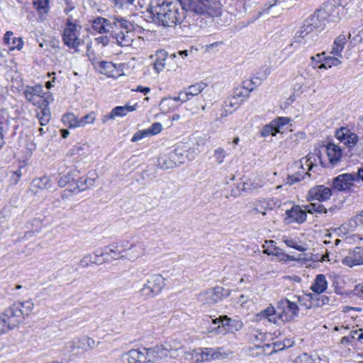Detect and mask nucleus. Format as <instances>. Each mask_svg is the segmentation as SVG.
<instances>
[{
  "label": "nucleus",
  "instance_id": "f257e3e1",
  "mask_svg": "<svg viewBox=\"0 0 363 363\" xmlns=\"http://www.w3.org/2000/svg\"><path fill=\"white\" fill-rule=\"evenodd\" d=\"M150 12L154 21L164 27L180 24L186 16V10L180 4L162 0L152 2Z\"/></svg>",
  "mask_w": 363,
  "mask_h": 363
},
{
  "label": "nucleus",
  "instance_id": "f03ea898",
  "mask_svg": "<svg viewBox=\"0 0 363 363\" xmlns=\"http://www.w3.org/2000/svg\"><path fill=\"white\" fill-rule=\"evenodd\" d=\"M34 308L30 300L14 303L0 314V335L16 328Z\"/></svg>",
  "mask_w": 363,
  "mask_h": 363
},
{
  "label": "nucleus",
  "instance_id": "7ed1b4c3",
  "mask_svg": "<svg viewBox=\"0 0 363 363\" xmlns=\"http://www.w3.org/2000/svg\"><path fill=\"white\" fill-rule=\"evenodd\" d=\"M325 13L323 11L315 12L311 18L306 21L301 30L296 34V42L305 43L311 45L318 39V33L322 30L325 25Z\"/></svg>",
  "mask_w": 363,
  "mask_h": 363
},
{
  "label": "nucleus",
  "instance_id": "20e7f679",
  "mask_svg": "<svg viewBox=\"0 0 363 363\" xmlns=\"http://www.w3.org/2000/svg\"><path fill=\"white\" fill-rule=\"evenodd\" d=\"M189 11L211 17L220 13V4L218 0H185Z\"/></svg>",
  "mask_w": 363,
  "mask_h": 363
},
{
  "label": "nucleus",
  "instance_id": "39448f33",
  "mask_svg": "<svg viewBox=\"0 0 363 363\" xmlns=\"http://www.w3.org/2000/svg\"><path fill=\"white\" fill-rule=\"evenodd\" d=\"M165 286V279L160 274H152L140 290L141 296L145 298L157 296Z\"/></svg>",
  "mask_w": 363,
  "mask_h": 363
},
{
  "label": "nucleus",
  "instance_id": "423d86ee",
  "mask_svg": "<svg viewBox=\"0 0 363 363\" xmlns=\"http://www.w3.org/2000/svg\"><path fill=\"white\" fill-rule=\"evenodd\" d=\"M82 27L74 23L68 21L62 33V41L69 48L77 50L83 43L80 38Z\"/></svg>",
  "mask_w": 363,
  "mask_h": 363
},
{
  "label": "nucleus",
  "instance_id": "0eeeda50",
  "mask_svg": "<svg viewBox=\"0 0 363 363\" xmlns=\"http://www.w3.org/2000/svg\"><path fill=\"white\" fill-rule=\"evenodd\" d=\"M126 23H119L115 28V38L117 43L121 47H128L132 45L135 33L133 30V25L128 21L121 18Z\"/></svg>",
  "mask_w": 363,
  "mask_h": 363
},
{
  "label": "nucleus",
  "instance_id": "6e6552de",
  "mask_svg": "<svg viewBox=\"0 0 363 363\" xmlns=\"http://www.w3.org/2000/svg\"><path fill=\"white\" fill-rule=\"evenodd\" d=\"M279 317L283 322H291L298 317L299 308L296 303L283 298L277 302Z\"/></svg>",
  "mask_w": 363,
  "mask_h": 363
},
{
  "label": "nucleus",
  "instance_id": "1a4fd4ad",
  "mask_svg": "<svg viewBox=\"0 0 363 363\" xmlns=\"http://www.w3.org/2000/svg\"><path fill=\"white\" fill-rule=\"evenodd\" d=\"M192 157L189 156L188 150L182 147H177L169 153L167 157L162 158L160 164L162 168L172 169L178 164L184 163L186 160H191Z\"/></svg>",
  "mask_w": 363,
  "mask_h": 363
},
{
  "label": "nucleus",
  "instance_id": "9d476101",
  "mask_svg": "<svg viewBox=\"0 0 363 363\" xmlns=\"http://www.w3.org/2000/svg\"><path fill=\"white\" fill-rule=\"evenodd\" d=\"M119 23H126L121 17L112 16L108 19L98 17L92 21V28L99 33H107L115 31V28Z\"/></svg>",
  "mask_w": 363,
  "mask_h": 363
},
{
  "label": "nucleus",
  "instance_id": "9b49d317",
  "mask_svg": "<svg viewBox=\"0 0 363 363\" xmlns=\"http://www.w3.org/2000/svg\"><path fill=\"white\" fill-rule=\"evenodd\" d=\"M229 295V290L225 289L220 286H216L201 294L199 296L201 301L204 303L213 305Z\"/></svg>",
  "mask_w": 363,
  "mask_h": 363
},
{
  "label": "nucleus",
  "instance_id": "f8f14e48",
  "mask_svg": "<svg viewBox=\"0 0 363 363\" xmlns=\"http://www.w3.org/2000/svg\"><path fill=\"white\" fill-rule=\"evenodd\" d=\"M140 248V245H130L128 242H121L117 244L110 245L100 252L101 256L109 255L112 258L117 259L118 257H123V253L126 249Z\"/></svg>",
  "mask_w": 363,
  "mask_h": 363
},
{
  "label": "nucleus",
  "instance_id": "ddd939ff",
  "mask_svg": "<svg viewBox=\"0 0 363 363\" xmlns=\"http://www.w3.org/2000/svg\"><path fill=\"white\" fill-rule=\"evenodd\" d=\"M43 87L40 84L35 86H28L26 87L23 91V95L26 99L35 106H39L43 104L45 101L43 99Z\"/></svg>",
  "mask_w": 363,
  "mask_h": 363
},
{
  "label": "nucleus",
  "instance_id": "4468645a",
  "mask_svg": "<svg viewBox=\"0 0 363 363\" xmlns=\"http://www.w3.org/2000/svg\"><path fill=\"white\" fill-rule=\"evenodd\" d=\"M307 214L305 208H302L299 206H293L291 209L286 211V217L284 222L289 225L291 223H303L306 220Z\"/></svg>",
  "mask_w": 363,
  "mask_h": 363
},
{
  "label": "nucleus",
  "instance_id": "2eb2a0df",
  "mask_svg": "<svg viewBox=\"0 0 363 363\" xmlns=\"http://www.w3.org/2000/svg\"><path fill=\"white\" fill-rule=\"evenodd\" d=\"M336 138L349 148L354 147L359 141V137L349 128L342 127L336 131Z\"/></svg>",
  "mask_w": 363,
  "mask_h": 363
},
{
  "label": "nucleus",
  "instance_id": "dca6fc26",
  "mask_svg": "<svg viewBox=\"0 0 363 363\" xmlns=\"http://www.w3.org/2000/svg\"><path fill=\"white\" fill-rule=\"evenodd\" d=\"M332 196V191L324 185H318L311 189L308 193V200L318 201L320 202L328 200Z\"/></svg>",
  "mask_w": 363,
  "mask_h": 363
},
{
  "label": "nucleus",
  "instance_id": "f3484780",
  "mask_svg": "<svg viewBox=\"0 0 363 363\" xmlns=\"http://www.w3.org/2000/svg\"><path fill=\"white\" fill-rule=\"evenodd\" d=\"M356 179L354 174H342L333 179V186L337 191H347L353 186V182Z\"/></svg>",
  "mask_w": 363,
  "mask_h": 363
},
{
  "label": "nucleus",
  "instance_id": "a211bd4d",
  "mask_svg": "<svg viewBox=\"0 0 363 363\" xmlns=\"http://www.w3.org/2000/svg\"><path fill=\"white\" fill-rule=\"evenodd\" d=\"M123 363H147L145 348L132 349L121 355Z\"/></svg>",
  "mask_w": 363,
  "mask_h": 363
},
{
  "label": "nucleus",
  "instance_id": "6ab92c4d",
  "mask_svg": "<svg viewBox=\"0 0 363 363\" xmlns=\"http://www.w3.org/2000/svg\"><path fill=\"white\" fill-rule=\"evenodd\" d=\"M137 106V104H135L133 106L125 105L123 106H116L113 108L108 114L103 117L102 122L105 123L108 120H114L116 117H123L128 113L135 111Z\"/></svg>",
  "mask_w": 363,
  "mask_h": 363
},
{
  "label": "nucleus",
  "instance_id": "aec40b11",
  "mask_svg": "<svg viewBox=\"0 0 363 363\" xmlns=\"http://www.w3.org/2000/svg\"><path fill=\"white\" fill-rule=\"evenodd\" d=\"M254 82L252 80H245L240 84L235 87L233 94L245 101L254 90Z\"/></svg>",
  "mask_w": 363,
  "mask_h": 363
},
{
  "label": "nucleus",
  "instance_id": "412c9836",
  "mask_svg": "<svg viewBox=\"0 0 363 363\" xmlns=\"http://www.w3.org/2000/svg\"><path fill=\"white\" fill-rule=\"evenodd\" d=\"M145 351L147 363H157L162 359L167 357L161 345L153 347L145 348Z\"/></svg>",
  "mask_w": 363,
  "mask_h": 363
},
{
  "label": "nucleus",
  "instance_id": "4be33fe9",
  "mask_svg": "<svg viewBox=\"0 0 363 363\" xmlns=\"http://www.w3.org/2000/svg\"><path fill=\"white\" fill-rule=\"evenodd\" d=\"M342 263L350 267L363 264V248L355 247L342 259Z\"/></svg>",
  "mask_w": 363,
  "mask_h": 363
},
{
  "label": "nucleus",
  "instance_id": "5701e85b",
  "mask_svg": "<svg viewBox=\"0 0 363 363\" xmlns=\"http://www.w3.org/2000/svg\"><path fill=\"white\" fill-rule=\"evenodd\" d=\"M326 152L329 163L331 166L335 167L337 165L342 157L341 148L337 145L329 143L326 146Z\"/></svg>",
  "mask_w": 363,
  "mask_h": 363
},
{
  "label": "nucleus",
  "instance_id": "b1692460",
  "mask_svg": "<svg viewBox=\"0 0 363 363\" xmlns=\"http://www.w3.org/2000/svg\"><path fill=\"white\" fill-rule=\"evenodd\" d=\"M255 317L257 320L260 321L267 319L269 322L274 324H278L279 320H281L279 317V313H277V310L272 304H269L267 308L257 313Z\"/></svg>",
  "mask_w": 363,
  "mask_h": 363
},
{
  "label": "nucleus",
  "instance_id": "393cba45",
  "mask_svg": "<svg viewBox=\"0 0 363 363\" xmlns=\"http://www.w3.org/2000/svg\"><path fill=\"white\" fill-rule=\"evenodd\" d=\"M13 35L12 31H7L4 35V42L9 50L17 49L20 50L23 48V42L21 38H11Z\"/></svg>",
  "mask_w": 363,
  "mask_h": 363
},
{
  "label": "nucleus",
  "instance_id": "a878e982",
  "mask_svg": "<svg viewBox=\"0 0 363 363\" xmlns=\"http://www.w3.org/2000/svg\"><path fill=\"white\" fill-rule=\"evenodd\" d=\"M77 170H72L68 172L67 174L61 175L59 180L58 184L60 187H64L66 185H68L71 190L74 189L75 177L78 176Z\"/></svg>",
  "mask_w": 363,
  "mask_h": 363
},
{
  "label": "nucleus",
  "instance_id": "bb28decb",
  "mask_svg": "<svg viewBox=\"0 0 363 363\" xmlns=\"http://www.w3.org/2000/svg\"><path fill=\"white\" fill-rule=\"evenodd\" d=\"M328 286V281L325 276L323 274H318L316 276L314 283L311 286V289L317 294L323 293Z\"/></svg>",
  "mask_w": 363,
  "mask_h": 363
},
{
  "label": "nucleus",
  "instance_id": "cd10ccee",
  "mask_svg": "<svg viewBox=\"0 0 363 363\" xmlns=\"http://www.w3.org/2000/svg\"><path fill=\"white\" fill-rule=\"evenodd\" d=\"M320 162V156L316 153H309L306 157L300 160L301 167L303 169V165L308 168V171L317 165L318 162Z\"/></svg>",
  "mask_w": 363,
  "mask_h": 363
},
{
  "label": "nucleus",
  "instance_id": "c85d7f7f",
  "mask_svg": "<svg viewBox=\"0 0 363 363\" xmlns=\"http://www.w3.org/2000/svg\"><path fill=\"white\" fill-rule=\"evenodd\" d=\"M31 186L36 191L39 189H50L52 188L50 179L45 176L33 179Z\"/></svg>",
  "mask_w": 363,
  "mask_h": 363
},
{
  "label": "nucleus",
  "instance_id": "c756f323",
  "mask_svg": "<svg viewBox=\"0 0 363 363\" xmlns=\"http://www.w3.org/2000/svg\"><path fill=\"white\" fill-rule=\"evenodd\" d=\"M347 40V36L345 35H339L334 41L333 46L330 53L333 55L341 57L342 51Z\"/></svg>",
  "mask_w": 363,
  "mask_h": 363
},
{
  "label": "nucleus",
  "instance_id": "7c9ffc66",
  "mask_svg": "<svg viewBox=\"0 0 363 363\" xmlns=\"http://www.w3.org/2000/svg\"><path fill=\"white\" fill-rule=\"evenodd\" d=\"M196 354V359L198 361H213L214 360L213 348L211 347H205V348H199L195 350Z\"/></svg>",
  "mask_w": 363,
  "mask_h": 363
},
{
  "label": "nucleus",
  "instance_id": "2f4dec72",
  "mask_svg": "<svg viewBox=\"0 0 363 363\" xmlns=\"http://www.w3.org/2000/svg\"><path fill=\"white\" fill-rule=\"evenodd\" d=\"M40 124L42 126L47 125L51 118V112L48 104H44L41 108L40 111L37 113Z\"/></svg>",
  "mask_w": 363,
  "mask_h": 363
},
{
  "label": "nucleus",
  "instance_id": "473e14b6",
  "mask_svg": "<svg viewBox=\"0 0 363 363\" xmlns=\"http://www.w3.org/2000/svg\"><path fill=\"white\" fill-rule=\"evenodd\" d=\"M94 183V179L90 178H84L82 177L79 179H76L74 182V189L72 191L79 190V191H84L93 186Z\"/></svg>",
  "mask_w": 363,
  "mask_h": 363
},
{
  "label": "nucleus",
  "instance_id": "72a5a7b5",
  "mask_svg": "<svg viewBox=\"0 0 363 363\" xmlns=\"http://www.w3.org/2000/svg\"><path fill=\"white\" fill-rule=\"evenodd\" d=\"M96 68H97L100 73L104 74L106 75H111L112 71L115 69V65L110 62H106V61H100L96 62V64L94 63Z\"/></svg>",
  "mask_w": 363,
  "mask_h": 363
},
{
  "label": "nucleus",
  "instance_id": "f704fd0d",
  "mask_svg": "<svg viewBox=\"0 0 363 363\" xmlns=\"http://www.w3.org/2000/svg\"><path fill=\"white\" fill-rule=\"evenodd\" d=\"M303 208L306 210V213L313 214L315 213H326L327 209L325 206L320 203H310L308 205L303 206Z\"/></svg>",
  "mask_w": 363,
  "mask_h": 363
},
{
  "label": "nucleus",
  "instance_id": "c9c22d12",
  "mask_svg": "<svg viewBox=\"0 0 363 363\" xmlns=\"http://www.w3.org/2000/svg\"><path fill=\"white\" fill-rule=\"evenodd\" d=\"M156 56L157 58L154 62L153 66L155 71L159 73L165 67L167 53L164 51H160L157 52Z\"/></svg>",
  "mask_w": 363,
  "mask_h": 363
},
{
  "label": "nucleus",
  "instance_id": "e433bc0d",
  "mask_svg": "<svg viewBox=\"0 0 363 363\" xmlns=\"http://www.w3.org/2000/svg\"><path fill=\"white\" fill-rule=\"evenodd\" d=\"M161 345L164 348L167 357L169 355L172 351H177L182 347L180 342L174 339L168 340Z\"/></svg>",
  "mask_w": 363,
  "mask_h": 363
},
{
  "label": "nucleus",
  "instance_id": "4c0bfd02",
  "mask_svg": "<svg viewBox=\"0 0 363 363\" xmlns=\"http://www.w3.org/2000/svg\"><path fill=\"white\" fill-rule=\"evenodd\" d=\"M62 121L69 128H79V120L73 113H67L62 116Z\"/></svg>",
  "mask_w": 363,
  "mask_h": 363
},
{
  "label": "nucleus",
  "instance_id": "58836bf2",
  "mask_svg": "<svg viewBox=\"0 0 363 363\" xmlns=\"http://www.w3.org/2000/svg\"><path fill=\"white\" fill-rule=\"evenodd\" d=\"M279 132V130L278 129L277 124L272 121L269 124H267L265 126H264V128L261 132V135L262 137H267L269 135H275Z\"/></svg>",
  "mask_w": 363,
  "mask_h": 363
},
{
  "label": "nucleus",
  "instance_id": "ea45409f",
  "mask_svg": "<svg viewBox=\"0 0 363 363\" xmlns=\"http://www.w3.org/2000/svg\"><path fill=\"white\" fill-rule=\"evenodd\" d=\"M206 86V84L203 82H199L193 85L189 86L187 89V94L190 96H195L199 95Z\"/></svg>",
  "mask_w": 363,
  "mask_h": 363
},
{
  "label": "nucleus",
  "instance_id": "a19ab883",
  "mask_svg": "<svg viewBox=\"0 0 363 363\" xmlns=\"http://www.w3.org/2000/svg\"><path fill=\"white\" fill-rule=\"evenodd\" d=\"M95 257L93 258L92 255L91 254L86 255L84 256V257L81 259L80 263L81 265L83 267H86L89 265V263L92 264H97L99 262V257L101 256L100 252L96 251L95 253Z\"/></svg>",
  "mask_w": 363,
  "mask_h": 363
},
{
  "label": "nucleus",
  "instance_id": "79ce46f5",
  "mask_svg": "<svg viewBox=\"0 0 363 363\" xmlns=\"http://www.w3.org/2000/svg\"><path fill=\"white\" fill-rule=\"evenodd\" d=\"M213 359L214 360H220L224 359L228 357L229 354L231 353L230 351H225L223 347H216L213 348Z\"/></svg>",
  "mask_w": 363,
  "mask_h": 363
},
{
  "label": "nucleus",
  "instance_id": "37998d69",
  "mask_svg": "<svg viewBox=\"0 0 363 363\" xmlns=\"http://www.w3.org/2000/svg\"><path fill=\"white\" fill-rule=\"evenodd\" d=\"M243 102L244 101L242 100L237 99V96L233 94L232 96L225 101V106L230 107L232 108L231 111H233L234 110H236Z\"/></svg>",
  "mask_w": 363,
  "mask_h": 363
},
{
  "label": "nucleus",
  "instance_id": "c03bdc74",
  "mask_svg": "<svg viewBox=\"0 0 363 363\" xmlns=\"http://www.w3.org/2000/svg\"><path fill=\"white\" fill-rule=\"evenodd\" d=\"M226 156V151L223 147L216 148L213 152V157L216 162L219 164L223 163Z\"/></svg>",
  "mask_w": 363,
  "mask_h": 363
},
{
  "label": "nucleus",
  "instance_id": "a18cd8bd",
  "mask_svg": "<svg viewBox=\"0 0 363 363\" xmlns=\"http://www.w3.org/2000/svg\"><path fill=\"white\" fill-rule=\"evenodd\" d=\"M174 106L173 100L172 97L164 98L162 99L160 104V108L163 112H169L170 111Z\"/></svg>",
  "mask_w": 363,
  "mask_h": 363
},
{
  "label": "nucleus",
  "instance_id": "49530a36",
  "mask_svg": "<svg viewBox=\"0 0 363 363\" xmlns=\"http://www.w3.org/2000/svg\"><path fill=\"white\" fill-rule=\"evenodd\" d=\"M79 127H84L88 124L94 123L96 120V116L94 112H90L89 113L85 115L84 117L79 118Z\"/></svg>",
  "mask_w": 363,
  "mask_h": 363
},
{
  "label": "nucleus",
  "instance_id": "de8ad7c7",
  "mask_svg": "<svg viewBox=\"0 0 363 363\" xmlns=\"http://www.w3.org/2000/svg\"><path fill=\"white\" fill-rule=\"evenodd\" d=\"M79 342L82 345V347L84 350L92 349L96 346V341L87 336H84L80 338Z\"/></svg>",
  "mask_w": 363,
  "mask_h": 363
},
{
  "label": "nucleus",
  "instance_id": "09e8293b",
  "mask_svg": "<svg viewBox=\"0 0 363 363\" xmlns=\"http://www.w3.org/2000/svg\"><path fill=\"white\" fill-rule=\"evenodd\" d=\"M303 179V177L300 173L288 175L284 179V184L292 185L296 182H298Z\"/></svg>",
  "mask_w": 363,
  "mask_h": 363
},
{
  "label": "nucleus",
  "instance_id": "8fccbe9b",
  "mask_svg": "<svg viewBox=\"0 0 363 363\" xmlns=\"http://www.w3.org/2000/svg\"><path fill=\"white\" fill-rule=\"evenodd\" d=\"M314 359L307 353H303L296 357L294 363H313Z\"/></svg>",
  "mask_w": 363,
  "mask_h": 363
},
{
  "label": "nucleus",
  "instance_id": "3c124183",
  "mask_svg": "<svg viewBox=\"0 0 363 363\" xmlns=\"http://www.w3.org/2000/svg\"><path fill=\"white\" fill-rule=\"evenodd\" d=\"M335 56L336 55L328 56L324 57V61L327 62L329 68H331L332 67H337L341 64L340 57Z\"/></svg>",
  "mask_w": 363,
  "mask_h": 363
},
{
  "label": "nucleus",
  "instance_id": "603ef678",
  "mask_svg": "<svg viewBox=\"0 0 363 363\" xmlns=\"http://www.w3.org/2000/svg\"><path fill=\"white\" fill-rule=\"evenodd\" d=\"M311 298V294H305L303 296H298V301L301 306H304L306 308H310L312 306L310 301Z\"/></svg>",
  "mask_w": 363,
  "mask_h": 363
},
{
  "label": "nucleus",
  "instance_id": "864d4df0",
  "mask_svg": "<svg viewBox=\"0 0 363 363\" xmlns=\"http://www.w3.org/2000/svg\"><path fill=\"white\" fill-rule=\"evenodd\" d=\"M148 132V136L156 135L162 130V125L160 123H154L148 129H145Z\"/></svg>",
  "mask_w": 363,
  "mask_h": 363
},
{
  "label": "nucleus",
  "instance_id": "5fc2aeb1",
  "mask_svg": "<svg viewBox=\"0 0 363 363\" xmlns=\"http://www.w3.org/2000/svg\"><path fill=\"white\" fill-rule=\"evenodd\" d=\"M135 0H111L115 6L119 9H123L131 5Z\"/></svg>",
  "mask_w": 363,
  "mask_h": 363
},
{
  "label": "nucleus",
  "instance_id": "6e6d98bb",
  "mask_svg": "<svg viewBox=\"0 0 363 363\" xmlns=\"http://www.w3.org/2000/svg\"><path fill=\"white\" fill-rule=\"evenodd\" d=\"M33 4L36 6L37 9L47 11L48 5V0H33Z\"/></svg>",
  "mask_w": 363,
  "mask_h": 363
},
{
  "label": "nucleus",
  "instance_id": "4d7b16f0",
  "mask_svg": "<svg viewBox=\"0 0 363 363\" xmlns=\"http://www.w3.org/2000/svg\"><path fill=\"white\" fill-rule=\"evenodd\" d=\"M145 137H148V132L146 130H139L133 135L131 141L137 142Z\"/></svg>",
  "mask_w": 363,
  "mask_h": 363
},
{
  "label": "nucleus",
  "instance_id": "13d9d810",
  "mask_svg": "<svg viewBox=\"0 0 363 363\" xmlns=\"http://www.w3.org/2000/svg\"><path fill=\"white\" fill-rule=\"evenodd\" d=\"M95 42L97 45L105 47L108 44L109 38L107 35H101L95 38Z\"/></svg>",
  "mask_w": 363,
  "mask_h": 363
},
{
  "label": "nucleus",
  "instance_id": "bf43d9fd",
  "mask_svg": "<svg viewBox=\"0 0 363 363\" xmlns=\"http://www.w3.org/2000/svg\"><path fill=\"white\" fill-rule=\"evenodd\" d=\"M214 323H221L223 327L228 325L230 321V318H228L226 315L220 316L218 318H216L213 320Z\"/></svg>",
  "mask_w": 363,
  "mask_h": 363
},
{
  "label": "nucleus",
  "instance_id": "052dcab7",
  "mask_svg": "<svg viewBox=\"0 0 363 363\" xmlns=\"http://www.w3.org/2000/svg\"><path fill=\"white\" fill-rule=\"evenodd\" d=\"M290 121V118L287 117H280L277 120L273 121L274 123L277 124L278 129L286 124H288Z\"/></svg>",
  "mask_w": 363,
  "mask_h": 363
},
{
  "label": "nucleus",
  "instance_id": "680f3d73",
  "mask_svg": "<svg viewBox=\"0 0 363 363\" xmlns=\"http://www.w3.org/2000/svg\"><path fill=\"white\" fill-rule=\"evenodd\" d=\"M178 99H179V101L182 103H184L189 100H190V96L189 94H187V91H181L178 95Z\"/></svg>",
  "mask_w": 363,
  "mask_h": 363
},
{
  "label": "nucleus",
  "instance_id": "e2e57ef3",
  "mask_svg": "<svg viewBox=\"0 0 363 363\" xmlns=\"http://www.w3.org/2000/svg\"><path fill=\"white\" fill-rule=\"evenodd\" d=\"M280 3L279 0H272L271 2L266 4L264 6V11L268 12L272 8L278 5Z\"/></svg>",
  "mask_w": 363,
  "mask_h": 363
},
{
  "label": "nucleus",
  "instance_id": "0e129e2a",
  "mask_svg": "<svg viewBox=\"0 0 363 363\" xmlns=\"http://www.w3.org/2000/svg\"><path fill=\"white\" fill-rule=\"evenodd\" d=\"M325 52H322L320 54H317L315 56H312L311 57V60L313 62H316L317 63H322L324 62V57L323 56L325 55Z\"/></svg>",
  "mask_w": 363,
  "mask_h": 363
},
{
  "label": "nucleus",
  "instance_id": "69168bd1",
  "mask_svg": "<svg viewBox=\"0 0 363 363\" xmlns=\"http://www.w3.org/2000/svg\"><path fill=\"white\" fill-rule=\"evenodd\" d=\"M284 242L289 247L297 249V250H298L300 251L303 250L302 247L296 246L295 245V242H294V241L293 240H288V239L287 240H284Z\"/></svg>",
  "mask_w": 363,
  "mask_h": 363
},
{
  "label": "nucleus",
  "instance_id": "338daca9",
  "mask_svg": "<svg viewBox=\"0 0 363 363\" xmlns=\"http://www.w3.org/2000/svg\"><path fill=\"white\" fill-rule=\"evenodd\" d=\"M133 91H140V92H142L145 94H147L150 92V89L149 87H145V86H138L136 87V89H133Z\"/></svg>",
  "mask_w": 363,
  "mask_h": 363
},
{
  "label": "nucleus",
  "instance_id": "774afa93",
  "mask_svg": "<svg viewBox=\"0 0 363 363\" xmlns=\"http://www.w3.org/2000/svg\"><path fill=\"white\" fill-rule=\"evenodd\" d=\"M21 176V172L20 169L16 170L13 174V178L15 180V183H17Z\"/></svg>",
  "mask_w": 363,
  "mask_h": 363
}]
</instances>
